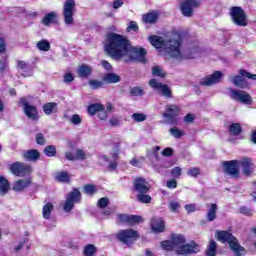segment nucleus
<instances>
[{
	"mask_svg": "<svg viewBox=\"0 0 256 256\" xmlns=\"http://www.w3.org/2000/svg\"><path fill=\"white\" fill-rule=\"evenodd\" d=\"M104 51L112 59H123L126 63L128 61L147 63V50L141 47H132L127 38L115 32L106 35Z\"/></svg>",
	"mask_w": 256,
	"mask_h": 256,
	"instance_id": "f257e3e1",
	"label": "nucleus"
},
{
	"mask_svg": "<svg viewBox=\"0 0 256 256\" xmlns=\"http://www.w3.org/2000/svg\"><path fill=\"white\" fill-rule=\"evenodd\" d=\"M149 41L156 49H163L168 57H172V59H183L181 35L172 34L166 39H163L160 36H150Z\"/></svg>",
	"mask_w": 256,
	"mask_h": 256,
	"instance_id": "f03ea898",
	"label": "nucleus"
},
{
	"mask_svg": "<svg viewBox=\"0 0 256 256\" xmlns=\"http://www.w3.org/2000/svg\"><path fill=\"white\" fill-rule=\"evenodd\" d=\"M185 241L183 234H172L171 240L161 242V247L165 251H175L177 255H193L201 251L199 244L194 241L185 244Z\"/></svg>",
	"mask_w": 256,
	"mask_h": 256,
	"instance_id": "7ed1b4c3",
	"label": "nucleus"
},
{
	"mask_svg": "<svg viewBox=\"0 0 256 256\" xmlns=\"http://www.w3.org/2000/svg\"><path fill=\"white\" fill-rule=\"evenodd\" d=\"M215 237L217 241H221V243H228L230 249L236 256H241L243 253H245V248L239 245V240H237L233 234L227 231H217Z\"/></svg>",
	"mask_w": 256,
	"mask_h": 256,
	"instance_id": "20e7f679",
	"label": "nucleus"
},
{
	"mask_svg": "<svg viewBox=\"0 0 256 256\" xmlns=\"http://www.w3.org/2000/svg\"><path fill=\"white\" fill-rule=\"evenodd\" d=\"M75 7H76L75 0H66L64 2L62 17L67 27H71V25H75V13H76Z\"/></svg>",
	"mask_w": 256,
	"mask_h": 256,
	"instance_id": "39448f33",
	"label": "nucleus"
},
{
	"mask_svg": "<svg viewBox=\"0 0 256 256\" xmlns=\"http://www.w3.org/2000/svg\"><path fill=\"white\" fill-rule=\"evenodd\" d=\"M252 79V81H256V74H251L244 69L239 70V75L233 76L230 78L231 83L239 89H249V82L245 79Z\"/></svg>",
	"mask_w": 256,
	"mask_h": 256,
	"instance_id": "423d86ee",
	"label": "nucleus"
},
{
	"mask_svg": "<svg viewBox=\"0 0 256 256\" xmlns=\"http://www.w3.org/2000/svg\"><path fill=\"white\" fill-rule=\"evenodd\" d=\"M229 15L234 25L238 27H247V13L239 6H233L230 8Z\"/></svg>",
	"mask_w": 256,
	"mask_h": 256,
	"instance_id": "0eeeda50",
	"label": "nucleus"
},
{
	"mask_svg": "<svg viewBox=\"0 0 256 256\" xmlns=\"http://www.w3.org/2000/svg\"><path fill=\"white\" fill-rule=\"evenodd\" d=\"M75 203H81V192L74 189L67 196L66 200L61 203V207L65 213H71L75 207Z\"/></svg>",
	"mask_w": 256,
	"mask_h": 256,
	"instance_id": "6e6552de",
	"label": "nucleus"
},
{
	"mask_svg": "<svg viewBox=\"0 0 256 256\" xmlns=\"http://www.w3.org/2000/svg\"><path fill=\"white\" fill-rule=\"evenodd\" d=\"M117 239L124 245L130 247L137 239H139V232L133 229L120 230L117 234Z\"/></svg>",
	"mask_w": 256,
	"mask_h": 256,
	"instance_id": "1a4fd4ad",
	"label": "nucleus"
},
{
	"mask_svg": "<svg viewBox=\"0 0 256 256\" xmlns=\"http://www.w3.org/2000/svg\"><path fill=\"white\" fill-rule=\"evenodd\" d=\"M177 115H179V106L171 104L165 106V112L162 114V117L166 119L165 123L168 125H179Z\"/></svg>",
	"mask_w": 256,
	"mask_h": 256,
	"instance_id": "9d476101",
	"label": "nucleus"
},
{
	"mask_svg": "<svg viewBox=\"0 0 256 256\" xmlns=\"http://www.w3.org/2000/svg\"><path fill=\"white\" fill-rule=\"evenodd\" d=\"M201 5V0H183L180 4L181 13L184 17H193V10Z\"/></svg>",
	"mask_w": 256,
	"mask_h": 256,
	"instance_id": "9b49d317",
	"label": "nucleus"
},
{
	"mask_svg": "<svg viewBox=\"0 0 256 256\" xmlns=\"http://www.w3.org/2000/svg\"><path fill=\"white\" fill-rule=\"evenodd\" d=\"M10 171L13 175H16V177H25V175H29L33 169L23 162H14L10 165Z\"/></svg>",
	"mask_w": 256,
	"mask_h": 256,
	"instance_id": "f8f14e48",
	"label": "nucleus"
},
{
	"mask_svg": "<svg viewBox=\"0 0 256 256\" xmlns=\"http://www.w3.org/2000/svg\"><path fill=\"white\" fill-rule=\"evenodd\" d=\"M230 97L234 101H238L239 103H243V105H251L253 103V97L250 96L249 93L243 90H230Z\"/></svg>",
	"mask_w": 256,
	"mask_h": 256,
	"instance_id": "ddd939ff",
	"label": "nucleus"
},
{
	"mask_svg": "<svg viewBox=\"0 0 256 256\" xmlns=\"http://www.w3.org/2000/svg\"><path fill=\"white\" fill-rule=\"evenodd\" d=\"M223 167L224 173H227L233 179L239 178V160L224 161Z\"/></svg>",
	"mask_w": 256,
	"mask_h": 256,
	"instance_id": "4468645a",
	"label": "nucleus"
},
{
	"mask_svg": "<svg viewBox=\"0 0 256 256\" xmlns=\"http://www.w3.org/2000/svg\"><path fill=\"white\" fill-rule=\"evenodd\" d=\"M149 85L150 87H152V89H155L156 91L161 93L163 97H166L167 99H171V97H173L171 88H169L167 84H163L161 82H157V80L155 79H151L149 81Z\"/></svg>",
	"mask_w": 256,
	"mask_h": 256,
	"instance_id": "2eb2a0df",
	"label": "nucleus"
},
{
	"mask_svg": "<svg viewBox=\"0 0 256 256\" xmlns=\"http://www.w3.org/2000/svg\"><path fill=\"white\" fill-rule=\"evenodd\" d=\"M20 103L24 106V113L28 119H31V121H37L39 119L37 107L30 105L25 98H21Z\"/></svg>",
	"mask_w": 256,
	"mask_h": 256,
	"instance_id": "dca6fc26",
	"label": "nucleus"
},
{
	"mask_svg": "<svg viewBox=\"0 0 256 256\" xmlns=\"http://www.w3.org/2000/svg\"><path fill=\"white\" fill-rule=\"evenodd\" d=\"M238 165L241 167L242 173L245 177H251V174L255 171V164H253L251 158H241L238 160Z\"/></svg>",
	"mask_w": 256,
	"mask_h": 256,
	"instance_id": "f3484780",
	"label": "nucleus"
},
{
	"mask_svg": "<svg viewBox=\"0 0 256 256\" xmlns=\"http://www.w3.org/2000/svg\"><path fill=\"white\" fill-rule=\"evenodd\" d=\"M133 189L136 193H148L151 191V184L144 178L138 177L133 181Z\"/></svg>",
	"mask_w": 256,
	"mask_h": 256,
	"instance_id": "a211bd4d",
	"label": "nucleus"
},
{
	"mask_svg": "<svg viewBox=\"0 0 256 256\" xmlns=\"http://www.w3.org/2000/svg\"><path fill=\"white\" fill-rule=\"evenodd\" d=\"M33 183V180L31 178L26 179H18L14 181L12 185V191H15V193H23L25 189H29Z\"/></svg>",
	"mask_w": 256,
	"mask_h": 256,
	"instance_id": "6ab92c4d",
	"label": "nucleus"
},
{
	"mask_svg": "<svg viewBox=\"0 0 256 256\" xmlns=\"http://www.w3.org/2000/svg\"><path fill=\"white\" fill-rule=\"evenodd\" d=\"M223 77V73L221 71H216L213 74L206 76L200 82V85H204L205 87H211V85H216V83H220Z\"/></svg>",
	"mask_w": 256,
	"mask_h": 256,
	"instance_id": "aec40b11",
	"label": "nucleus"
},
{
	"mask_svg": "<svg viewBox=\"0 0 256 256\" xmlns=\"http://www.w3.org/2000/svg\"><path fill=\"white\" fill-rule=\"evenodd\" d=\"M150 227L154 233H163L165 231V221L162 218L154 217L151 219Z\"/></svg>",
	"mask_w": 256,
	"mask_h": 256,
	"instance_id": "412c9836",
	"label": "nucleus"
},
{
	"mask_svg": "<svg viewBox=\"0 0 256 256\" xmlns=\"http://www.w3.org/2000/svg\"><path fill=\"white\" fill-rule=\"evenodd\" d=\"M206 207L208 208L206 219L209 222L215 221L217 219V211L219 210V206L217 204H206Z\"/></svg>",
	"mask_w": 256,
	"mask_h": 256,
	"instance_id": "4be33fe9",
	"label": "nucleus"
},
{
	"mask_svg": "<svg viewBox=\"0 0 256 256\" xmlns=\"http://www.w3.org/2000/svg\"><path fill=\"white\" fill-rule=\"evenodd\" d=\"M158 19H159V12L153 11V12H149L147 14H144L143 18H142V21L144 23H148L150 25H153V24L157 23Z\"/></svg>",
	"mask_w": 256,
	"mask_h": 256,
	"instance_id": "5701e85b",
	"label": "nucleus"
},
{
	"mask_svg": "<svg viewBox=\"0 0 256 256\" xmlns=\"http://www.w3.org/2000/svg\"><path fill=\"white\" fill-rule=\"evenodd\" d=\"M40 155L38 150H28L23 152L22 157L25 161H37Z\"/></svg>",
	"mask_w": 256,
	"mask_h": 256,
	"instance_id": "b1692460",
	"label": "nucleus"
},
{
	"mask_svg": "<svg viewBox=\"0 0 256 256\" xmlns=\"http://www.w3.org/2000/svg\"><path fill=\"white\" fill-rule=\"evenodd\" d=\"M200 54L201 48L195 46L194 48H191L188 53H182V58L178 59V61H181L183 59H195V57H199Z\"/></svg>",
	"mask_w": 256,
	"mask_h": 256,
	"instance_id": "393cba45",
	"label": "nucleus"
},
{
	"mask_svg": "<svg viewBox=\"0 0 256 256\" xmlns=\"http://www.w3.org/2000/svg\"><path fill=\"white\" fill-rule=\"evenodd\" d=\"M17 67L20 71H23V77H31L33 75V71H31V68H29V65L25 61L18 60Z\"/></svg>",
	"mask_w": 256,
	"mask_h": 256,
	"instance_id": "a878e982",
	"label": "nucleus"
},
{
	"mask_svg": "<svg viewBox=\"0 0 256 256\" xmlns=\"http://www.w3.org/2000/svg\"><path fill=\"white\" fill-rule=\"evenodd\" d=\"M102 81L105 83H119L121 81V77L115 73H106L102 76Z\"/></svg>",
	"mask_w": 256,
	"mask_h": 256,
	"instance_id": "bb28decb",
	"label": "nucleus"
},
{
	"mask_svg": "<svg viewBox=\"0 0 256 256\" xmlns=\"http://www.w3.org/2000/svg\"><path fill=\"white\" fill-rule=\"evenodd\" d=\"M11 189V184L6 180L5 177L0 176V195H7Z\"/></svg>",
	"mask_w": 256,
	"mask_h": 256,
	"instance_id": "cd10ccee",
	"label": "nucleus"
},
{
	"mask_svg": "<svg viewBox=\"0 0 256 256\" xmlns=\"http://www.w3.org/2000/svg\"><path fill=\"white\" fill-rule=\"evenodd\" d=\"M92 71H93V69L90 66L81 65V66H79L77 73H78L79 77H81L82 79H85V78L89 77V75H91Z\"/></svg>",
	"mask_w": 256,
	"mask_h": 256,
	"instance_id": "c85d7f7f",
	"label": "nucleus"
},
{
	"mask_svg": "<svg viewBox=\"0 0 256 256\" xmlns=\"http://www.w3.org/2000/svg\"><path fill=\"white\" fill-rule=\"evenodd\" d=\"M43 111L45 115H53V113H57V103L49 102L43 106Z\"/></svg>",
	"mask_w": 256,
	"mask_h": 256,
	"instance_id": "c756f323",
	"label": "nucleus"
},
{
	"mask_svg": "<svg viewBox=\"0 0 256 256\" xmlns=\"http://www.w3.org/2000/svg\"><path fill=\"white\" fill-rule=\"evenodd\" d=\"M54 209L53 203L48 202L42 208V215L45 219H51V213Z\"/></svg>",
	"mask_w": 256,
	"mask_h": 256,
	"instance_id": "7c9ffc66",
	"label": "nucleus"
},
{
	"mask_svg": "<svg viewBox=\"0 0 256 256\" xmlns=\"http://www.w3.org/2000/svg\"><path fill=\"white\" fill-rule=\"evenodd\" d=\"M217 255V242L215 240H210L207 250L206 256H215Z\"/></svg>",
	"mask_w": 256,
	"mask_h": 256,
	"instance_id": "2f4dec72",
	"label": "nucleus"
},
{
	"mask_svg": "<svg viewBox=\"0 0 256 256\" xmlns=\"http://www.w3.org/2000/svg\"><path fill=\"white\" fill-rule=\"evenodd\" d=\"M241 131H243V128L241 127V124H239V123H232L229 126V133H230V135H233L234 137H237V135H241Z\"/></svg>",
	"mask_w": 256,
	"mask_h": 256,
	"instance_id": "473e14b6",
	"label": "nucleus"
},
{
	"mask_svg": "<svg viewBox=\"0 0 256 256\" xmlns=\"http://www.w3.org/2000/svg\"><path fill=\"white\" fill-rule=\"evenodd\" d=\"M56 18L57 13L52 11L44 16V18L42 19V23L45 26L51 25V23H53V21H55Z\"/></svg>",
	"mask_w": 256,
	"mask_h": 256,
	"instance_id": "72a5a7b5",
	"label": "nucleus"
},
{
	"mask_svg": "<svg viewBox=\"0 0 256 256\" xmlns=\"http://www.w3.org/2000/svg\"><path fill=\"white\" fill-rule=\"evenodd\" d=\"M36 47H37V49H39V51H50L51 43H49V41L43 39L36 43Z\"/></svg>",
	"mask_w": 256,
	"mask_h": 256,
	"instance_id": "f704fd0d",
	"label": "nucleus"
},
{
	"mask_svg": "<svg viewBox=\"0 0 256 256\" xmlns=\"http://www.w3.org/2000/svg\"><path fill=\"white\" fill-rule=\"evenodd\" d=\"M168 209L172 213H179V210L181 209V204L177 200H170L168 202Z\"/></svg>",
	"mask_w": 256,
	"mask_h": 256,
	"instance_id": "c9c22d12",
	"label": "nucleus"
},
{
	"mask_svg": "<svg viewBox=\"0 0 256 256\" xmlns=\"http://www.w3.org/2000/svg\"><path fill=\"white\" fill-rule=\"evenodd\" d=\"M152 75L155 77H161L162 79H165L167 73H165V70L159 66L152 67Z\"/></svg>",
	"mask_w": 256,
	"mask_h": 256,
	"instance_id": "e433bc0d",
	"label": "nucleus"
},
{
	"mask_svg": "<svg viewBox=\"0 0 256 256\" xmlns=\"http://www.w3.org/2000/svg\"><path fill=\"white\" fill-rule=\"evenodd\" d=\"M44 154L46 157H55L57 155V148L53 145H48L44 148Z\"/></svg>",
	"mask_w": 256,
	"mask_h": 256,
	"instance_id": "4c0bfd02",
	"label": "nucleus"
},
{
	"mask_svg": "<svg viewBox=\"0 0 256 256\" xmlns=\"http://www.w3.org/2000/svg\"><path fill=\"white\" fill-rule=\"evenodd\" d=\"M130 95L132 97H141V96L145 95V91L143 90L142 87L135 86L130 89Z\"/></svg>",
	"mask_w": 256,
	"mask_h": 256,
	"instance_id": "58836bf2",
	"label": "nucleus"
},
{
	"mask_svg": "<svg viewBox=\"0 0 256 256\" xmlns=\"http://www.w3.org/2000/svg\"><path fill=\"white\" fill-rule=\"evenodd\" d=\"M170 135L174 137L175 139H180V137H183L185 135V132L177 127H173L169 130Z\"/></svg>",
	"mask_w": 256,
	"mask_h": 256,
	"instance_id": "ea45409f",
	"label": "nucleus"
},
{
	"mask_svg": "<svg viewBox=\"0 0 256 256\" xmlns=\"http://www.w3.org/2000/svg\"><path fill=\"white\" fill-rule=\"evenodd\" d=\"M137 201L139 203H151V195H148L147 193H140L136 196Z\"/></svg>",
	"mask_w": 256,
	"mask_h": 256,
	"instance_id": "a19ab883",
	"label": "nucleus"
},
{
	"mask_svg": "<svg viewBox=\"0 0 256 256\" xmlns=\"http://www.w3.org/2000/svg\"><path fill=\"white\" fill-rule=\"evenodd\" d=\"M103 109V105L101 104H92L88 106V113L89 115H95L96 113H99Z\"/></svg>",
	"mask_w": 256,
	"mask_h": 256,
	"instance_id": "79ce46f5",
	"label": "nucleus"
},
{
	"mask_svg": "<svg viewBox=\"0 0 256 256\" xmlns=\"http://www.w3.org/2000/svg\"><path fill=\"white\" fill-rule=\"evenodd\" d=\"M143 223V217L137 215H130L128 219V225H139Z\"/></svg>",
	"mask_w": 256,
	"mask_h": 256,
	"instance_id": "37998d69",
	"label": "nucleus"
},
{
	"mask_svg": "<svg viewBox=\"0 0 256 256\" xmlns=\"http://www.w3.org/2000/svg\"><path fill=\"white\" fill-rule=\"evenodd\" d=\"M96 251H97V248L95 247V245L89 244L84 248L83 253L85 256H93L95 255Z\"/></svg>",
	"mask_w": 256,
	"mask_h": 256,
	"instance_id": "c03bdc74",
	"label": "nucleus"
},
{
	"mask_svg": "<svg viewBox=\"0 0 256 256\" xmlns=\"http://www.w3.org/2000/svg\"><path fill=\"white\" fill-rule=\"evenodd\" d=\"M132 119L136 123H143V121H147V115L143 113H134L132 114Z\"/></svg>",
	"mask_w": 256,
	"mask_h": 256,
	"instance_id": "a18cd8bd",
	"label": "nucleus"
},
{
	"mask_svg": "<svg viewBox=\"0 0 256 256\" xmlns=\"http://www.w3.org/2000/svg\"><path fill=\"white\" fill-rule=\"evenodd\" d=\"M56 179L60 183H69V174L67 172H60L56 175Z\"/></svg>",
	"mask_w": 256,
	"mask_h": 256,
	"instance_id": "49530a36",
	"label": "nucleus"
},
{
	"mask_svg": "<svg viewBox=\"0 0 256 256\" xmlns=\"http://www.w3.org/2000/svg\"><path fill=\"white\" fill-rule=\"evenodd\" d=\"M84 193H86V195H95V193H97V187L93 184H87L84 186Z\"/></svg>",
	"mask_w": 256,
	"mask_h": 256,
	"instance_id": "de8ad7c7",
	"label": "nucleus"
},
{
	"mask_svg": "<svg viewBox=\"0 0 256 256\" xmlns=\"http://www.w3.org/2000/svg\"><path fill=\"white\" fill-rule=\"evenodd\" d=\"M75 161H84L86 159L85 151L77 149L75 152Z\"/></svg>",
	"mask_w": 256,
	"mask_h": 256,
	"instance_id": "09e8293b",
	"label": "nucleus"
},
{
	"mask_svg": "<svg viewBox=\"0 0 256 256\" xmlns=\"http://www.w3.org/2000/svg\"><path fill=\"white\" fill-rule=\"evenodd\" d=\"M200 174H201V170L197 167L190 168L187 172V175L194 178L199 177Z\"/></svg>",
	"mask_w": 256,
	"mask_h": 256,
	"instance_id": "8fccbe9b",
	"label": "nucleus"
},
{
	"mask_svg": "<svg viewBox=\"0 0 256 256\" xmlns=\"http://www.w3.org/2000/svg\"><path fill=\"white\" fill-rule=\"evenodd\" d=\"M70 123H72L73 125H81V122L83 121L81 119V116H79V114H74L70 119H69Z\"/></svg>",
	"mask_w": 256,
	"mask_h": 256,
	"instance_id": "3c124183",
	"label": "nucleus"
},
{
	"mask_svg": "<svg viewBox=\"0 0 256 256\" xmlns=\"http://www.w3.org/2000/svg\"><path fill=\"white\" fill-rule=\"evenodd\" d=\"M89 85L93 89H101V87H103V82L99 80H89Z\"/></svg>",
	"mask_w": 256,
	"mask_h": 256,
	"instance_id": "603ef678",
	"label": "nucleus"
},
{
	"mask_svg": "<svg viewBox=\"0 0 256 256\" xmlns=\"http://www.w3.org/2000/svg\"><path fill=\"white\" fill-rule=\"evenodd\" d=\"M109 205V198L103 197L98 200V206L101 207L102 209H105Z\"/></svg>",
	"mask_w": 256,
	"mask_h": 256,
	"instance_id": "864d4df0",
	"label": "nucleus"
},
{
	"mask_svg": "<svg viewBox=\"0 0 256 256\" xmlns=\"http://www.w3.org/2000/svg\"><path fill=\"white\" fill-rule=\"evenodd\" d=\"M182 170L180 167H175L171 171L172 177H175L176 179L181 177Z\"/></svg>",
	"mask_w": 256,
	"mask_h": 256,
	"instance_id": "5fc2aeb1",
	"label": "nucleus"
},
{
	"mask_svg": "<svg viewBox=\"0 0 256 256\" xmlns=\"http://www.w3.org/2000/svg\"><path fill=\"white\" fill-rule=\"evenodd\" d=\"M45 136L42 133L36 134V143L38 145H45Z\"/></svg>",
	"mask_w": 256,
	"mask_h": 256,
	"instance_id": "6e6d98bb",
	"label": "nucleus"
},
{
	"mask_svg": "<svg viewBox=\"0 0 256 256\" xmlns=\"http://www.w3.org/2000/svg\"><path fill=\"white\" fill-rule=\"evenodd\" d=\"M240 213L242 215H246L247 217H249V216L253 215V210H251V209H249L247 207H241L240 208Z\"/></svg>",
	"mask_w": 256,
	"mask_h": 256,
	"instance_id": "4d7b16f0",
	"label": "nucleus"
},
{
	"mask_svg": "<svg viewBox=\"0 0 256 256\" xmlns=\"http://www.w3.org/2000/svg\"><path fill=\"white\" fill-rule=\"evenodd\" d=\"M139 26H137V22L131 21L127 27V31H138Z\"/></svg>",
	"mask_w": 256,
	"mask_h": 256,
	"instance_id": "13d9d810",
	"label": "nucleus"
},
{
	"mask_svg": "<svg viewBox=\"0 0 256 256\" xmlns=\"http://www.w3.org/2000/svg\"><path fill=\"white\" fill-rule=\"evenodd\" d=\"M98 117L102 121H105V119H107V111H105V107L104 106H102V109L100 111H98Z\"/></svg>",
	"mask_w": 256,
	"mask_h": 256,
	"instance_id": "bf43d9fd",
	"label": "nucleus"
},
{
	"mask_svg": "<svg viewBox=\"0 0 256 256\" xmlns=\"http://www.w3.org/2000/svg\"><path fill=\"white\" fill-rule=\"evenodd\" d=\"M129 216L127 214H118V219L121 223H127L129 225Z\"/></svg>",
	"mask_w": 256,
	"mask_h": 256,
	"instance_id": "052dcab7",
	"label": "nucleus"
},
{
	"mask_svg": "<svg viewBox=\"0 0 256 256\" xmlns=\"http://www.w3.org/2000/svg\"><path fill=\"white\" fill-rule=\"evenodd\" d=\"M184 209L187 211V213H195V211H197V207H195L194 204H186Z\"/></svg>",
	"mask_w": 256,
	"mask_h": 256,
	"instance_id": "680f3d73",
	"label": "nucleus"
},
{
	"mask_svg": "<svg viewBox=\"0 0 256 256\" xmlns=\"http://www.w3.org/2000/svg\"><path fill=\"white\" fill-rule=\"evenodd\" d=\"M168 189H177V180L171 179L166 183Z\"/></svg>",
	"mask_w": 256,
	"mask_h": 256,
	"instance_id": "e2e57ef3",
	"label": "nucleus"
},
{
	"mask_svg": "<svg viewBox=\"0 0 256 256\" xmlns=\"http://www.w3.org/2000/svg\"><path fill=\"white\" fill-rule=\"evenodd\" d=\"M164 157H171L173 155V148L167 147L162 151Z\"/></svg>",
	"mask_w": 256,
	"mask_h": 256,
	"instance_id": "0e129e2a",
	"label": "nucleus"
},
{
	"mask_svg": "<svg viewBox=\"0 0 256 256\" xmlns=\"http://www.w3.org/2000/svg\"><path fill=\"white\" fill-rule=\"evenodd\" d=\"M75 77H73V74L67 73L64 75V83H71V81H74Z\"/></svg>",
	"mask_w": 256,
	"mask_h": 256,
	"instance_id": "69168bd1",
	"label": "nucleus"
},
{
	"mask_svg": "<svg viewBox=\"0 0 256 256\" xmlns=\"http://www.w3.org/2000/svg\"><path fill=\"white\" fill-rule=\"evenodd\" d=\"M123 6V0H114L112 7L113 9H119V7Z\"/></svg>",
	"mask_w": 256,
	"mask_h": 256,
	"instance_id": "338daca9",
	"label": "nucleus"
},
{
	"mask_svg": "<svg viewBox=\"0 0 256 256\" xmlns=\"http://www.w3.org/2000/svg\"><path fill=\"white\" fill-rule=\"evenodd\" d=\"M65 157L68 161H75V153L73 152H66Z\"/></svg>",
	"mask_w": 256,
	"mask_h": 256,
	"instance_id": "774afa93",
	"label": "nucleus"
}]
</instances>
